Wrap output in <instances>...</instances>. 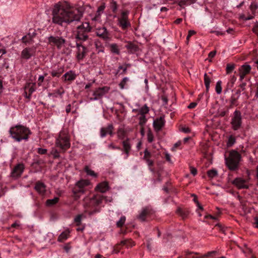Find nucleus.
Masks as SVG:
<instances>
[{"label":"nucleus","mask_w":258,"mask_h":258,"mask_svg":"<svg viewBox=\"0 0 258 258\" xmlns=\"http://www.w3.org/2000/svg\"><path fill=\"white\" fill-rule=\"evenodd\" d=\"M82 16L79 9L71 6L68 3L58 2L54 5L52 10V22L62 26L63 24L80 21Z\"/></svg>","instance_id":"obj_1"},{"label":"nucleus","mask_w":258,"mask_h":258,"mask_svg":"<svg viewBox=\"0 0 258 258\" xmlns=\"http://www.w3.org/2000/svg\"><path fill=\"white\" fill-rule=\"evenodd\" d=\"M9 133L11 136L16 141L27 140L31 134L29 129L22 125H17L10 128Z\"/></svg>","instance_id":"obj_2"},{"label":"nucleus","mask_w":258,"mask_h":258,"mask_svg":"<svg viewBox=\"0 0 258 258\" xmlns=\"http://www.w3.org/2000/svg\"><path fill=\"white\" fill-rule=\"evenodd\" d=\"M56 147L59 148L61 152L64 153L71 147L69 132L66 129L61 130L55 141Z\"/></svg>","instance_id":"obj_3"},{"label":"nucleus","mask_w":258,"mask_h":258,"mask_svg":"<svg viewBox=\"0 0 258 258\" xmlns=\"http://www.w3.org/2000/svg\"><path fill=\"white\" fill-rule=\"evenodd\" d=\"M241 159V156L237 151L231 150L228 157H225L226 165L230 170L235 171L239 168Z\"/></svg>","instance_id":"obj_4"},{"label":"nucleus","mask_w":258,"mask_h":258,"mask_svg":"<svg viewBox=\"0 0 258 258\" xmlns=\"http://www.w3.org/2000/svg\"><path fill=\"white\" fill-rule=\"evenodd\" d=\"M91 29L88 22L82 23L77 27L76 38L83 41L87 40L88 39V34L91 31Z\"/></svg>","instance_id":"obj_5"},{"label":"nucleus","mask_w":258,"mask_h":258,"mask_svg":"<svg viewBox=\"0 0 258 258\" xmlns=\"http://www.w3.org/2000/svg\"><path fill=\"white\" fill-rule=\"evenodd\" d=\"M88 52V48L82 42H77L76 58L78 62L82 61L87 55Z\"/></svg>","instance_id":"obj_6"},{"label":"nucleus","mask_w":258,"mask_h":258,"mask_svg":"<svg viewBox=\"0 0 258 258\" xmlns=\"http://www.w3.org/2000/svg\"><path fill=\"white\" fill-rule=\"evenodd\" d=\"M231 127L234 131L239 130L242 125L241 113L239 110H236L234 112L231 118Z\"/></svg>","instance_id":"obj_7"},{"label":"nucleus","mask_w":258,"mask_h":258,"mask_svg":"<svg viewBox=\"0 0 258 258\" xmlns=\"http://www.w3.org/2000/svg\"><path fill=\"white\" fill-rule=\"evenodd\" d=\"M48 43L52 46H56L57 48L60 49L66 43V40L62 37L58 36H50L48 37Z\"/></svg>","instance_id":"obj_8"},{"label":"nucleus","mask_w":258,"mask_h":258,"mask_svg":"<svg viewBox=\"0 0 258 258\" xmlns=\"http://www.w3.org/2000/svg\"><path fill=\"white\" fill-rule=\"evenodd\" d=\"M128 11H123L121 13L120 17L118 19V25L122 30H125L131 26V23L128 20Z\"/></svg>","instance_id":"obj_9"},{"label":"nucleus","mask_w":258,"mask_h":258,"mask_svg":"<svg viewBox=\"0 0 258 258\" xmlns=\"http://www.w3.org/2000/svg\"><path fill=\"white\" fill-rule=\"evenodd\" d=\"M110 87L108 86H104L96 89L93 92V98H90L91 100H96L101 99L103 96L108 93L110 90Z\"/></svg>","instance_id":"obj_10"},{"label":"nucleus","mask_w":258,"mask_h":258,"mask_svg":"<svg viewBox=\"0 0 258 258\" xmlns=\"http://www.w3.org/2000/svg\"><path fill=\"white\" fill-rule=\"evenodd\" d=\"M232 183L239 189L249 188V180L247 179L237 177L232 181Z\"/></svg>","instance_id":"obj_11"},{"label":"nucleus","mask_w":258,"mask_h":258,"mask_svg":"<svg viewBox=\"0 0 258 258\" xmlns=\"http://www.w3.org/2000/svg\"><path fill=\"white\" fill-rule=\"evenodd\" d=\"M36 51V47L35 46L26 47L22 50L21 57L23 59H28L35 55Z\"/></svg>","instance_id":"obj_12"},{"label":"nucleus","mask_w":258,"mask_h":258,"mask_svg":"<svg viewBox=\"0 0 258 258\" xmlns=\"http://www.w3.org/2000/svg\"><path fill=\"white\" fill-rule=\"evenodd\" d=\"M24 90L25 97L29 99L31 94L36 90V83L27 82L24 87Z\"/></svg>","instance_id":"obj_13"},{"label":"nucleus","mask_w":258,"mask_h":258,"mask_svg":"<svg viewBox=\"0 0 258 258\" xmlns=\"http://www.w3.org/2000/svg\"><path fill=\"white\" fill-rule=\"evenodd\" d=\"M153 211L150 207H146L142 210L137 218L141 221H145L147 217L153 214Z\"/></svg>","instance_id":"obj_14"},{"label":"nucleus","mask_w":258,"mask_h":258,"mask_svg":"<svg viewBox=\"0 0 258 258\" xmlns=\"http://www.w3.org/2000/svg\"><path fill=\"white\" fill-rule=\"evenodd\" d=\"M95 34L96 35L103 39L108 40L110 38V34L105 27H101L96 29Z\"/></svg>","instance_id":"obj_15"},{"label":"nucleus","mask_w":258,"mask_h":258,"mask_svg":"<svg viewBox=\"0 0 258 258\" xmlns=\"http://www.w3.org/2000/svg\"><path fill=\"white\" fill-rule=\"evenodd\" d=\"M144 157L143 158V160L146 161L147 163L148 166L149 167V169L151 171L154 172V169L152 167L154 165V161L151 159L152 155L151 153L146 149L144 152Z\"/></svg>","instance_id":"obj_16"},{"label":"nucleus","mask_w":258,"mask_h":258,"mask_svg":"<svg viewBox=\"0 0 258 258\" xmlns=\"http://www.w3.org/2000/svg\"><path fill=\"white\" fill-rule=\"evenodd\" d=\"M251 70V67L248 64L242 65L239 69L240 80L242 81L245 76L249 73Z\"/></svg>","instance_id":"obj_17"},{"label":"nucleus","mask_w":258,"mask_h":258,"mask_svg":"<svg viewBox=\"0 0 258 258\" xmlns=\"http://www.w3.org/2000/svg\"><path fill=\"white\" fill-rule=\"evenodd\" d=\"M24 170V165L22 164H19L16 165L11 172V176L17 178L21 176Z\"/></svg>","instance_id":"obj_18"},{"label":"nucleus","mask_w":258,"mask_h":258,"mask_svg":"<svg viewBox=\"0 0 258 258\" xmlns=\"http://www.w3.org/2000/svg\"><path fill=\"white\" fill-rule=\"evenodd\" d=\"M80 187L75 183L72 189L73 197L75 200L79 199L82 195L85 193L84 190L81 189Z\"/></svg>","instance_id":"obj_19"},{"label":"nucleus","mask_w":258,"mask_h":258,"mask_svg":"<svg viewBox=\"0 0 258 258\" xmlns=\"http://www.w3.org/2000/svg\"><path fill=\"white\" fill-rule=\"evenodd\" d=\"M46 187L43 182L38 181L36 182L34 189L39 195H44L46 192Z\"/></svg>","instance_id":"obj_20"},{"label":"nucleus","mask_w":258,"mask_h":258,"mask_svg":"<svg viewBox=\"0 0 258 258\" xmlns=\"http://www.w3.org/2000/svg\"><path fill=\"white\" fill-rule=\"evenodd\" d=\"M77 77V75L75 72L73 71H69L65 73L62 77V79L64 82H71L75 80Z\"/></svg>","instance_id":"obj_21"},{"label":"nucleus","mask_w":258,"mask_h":258,"mask_svg":"<svg viewBox=\"0 0 258 258\" xmlns=\"http://www.w3.org/2000/svg\"><path fill=\"white\" fill-rule=\"evenodd\" d=\"M113 130L114 127L112 124H108L106 127H102L100 130L101 137L103 138L105 137L107 134L112 136L113 135Z\"/></svg>","instance_id":"obj_22"},{"label":"nucleus","mask_w":258,"mask_h":258,"mask_svg":"<svg viewBox=\"0 0 258 258\" xmlns=\"http://www.w3.org/2000/svg\"><path fill=\"white\" fill-rule=\"evenodd\" d=\"M165 121L164 117H160L154 121L153 126L156 132H159L164 125Z\"/></svg>","instance_id":"obj_23"},{"label":"nucleus","mask_w":258,"mask_h":258,"mask_svg":"<svg viewBox=\"0 0 258 258\" xmlns=\"http://www.w3.org/2000/svg\"><path fill=\"white\" fill-rule=\"evenodd\" d=\"M109 189V185L107 182L104 181L99 183L95 187V190L102 193L105 192Z\"/></svg>","instance_id":"obj_24"},{"label":"nucleus","mask_w":258,"mask_h":258,"mask_svg":"<svg viewBox=\"0 0 258 258\" xmlns=\"http://www.w3.org/2000/svg\"><path fill=\"white\" fill-rule=\"evenodd\" d=\"M177 214L183 219L187 218L190 213L188 209L186 208H178L176 211Z\"/></svg>","instance_id":"obj_25"},{"label":"nucleus","mask_w":258,"mask_h":258,"mask_svg":"<svg viewBox=\"0 0 258 258\" xmlns=\"http://www.w3.org/2000/svg\"><path fill=\"white\" fill-rule=\"evenodd\" d=\"M76 184L79 186L82 189L84 190L85 192L86 191V187L90 184V182L87 179H81L77 181Z\"/></svg>","instance_id":"obj_26"},{"label":"nucleus","mask_w":258,"mask_h":258,"mask_svg":"<svg viewBox=\"0 0 258 258\" xmlns=\"http://www.w3.org/2000/svg\"><path fill=\"white\" fill-rule=\"evenodd\" d=\"M123 149L126 155V157L128 156L129 152L131 149V146L130 143V139H127L122 142Z\"/></svg>","instance_id":"obj_27"},{"label":"nucleus","mask_w":258,"mask_h":258,"mask_svg":"<svg viewBox=\"0 0 258 258\" xmlns=\"http://www.w3.org/2000/svg\"><path fill=\"white\" fill-rule=\"evenodd\" d=\"M35 35L36 33L35 32H33L32 34L29 33L27 35L23 37L22 39L23 42L26 44L32 42Z\"/></svg>","instance_id":"obj_28"},{"label":"nucleus","mask_w":258,"mask_h":258,"mask_svg":"<svg viewBox=\"0 0 258 258\" xmlns=\"http://www.w3.org/2000/svg\"><path fill=\"white\" fill-rule=\"evenodd\" d=\"M70 231L67 229L62 232L58 236L57 240L59 242H63L66 240L70 236Z\"/></svg>","instance_id":"obj_29"},{"label":"nucleus","mask_w":258,"mask_h":258,"mask_svg":"<svg viewBox=\"0 0 258 258\" xmlns=\"http://www.w3.org/2000/svg\"><path fill=\"white\" fill-rule=\"evenodd\" d=\"M117 135L119 139H123L126 135V131L124 128V126H120L117 131Z\"/></svg>","instance_id":"obj_30"},{"label":"nucleus","mask_w":258,"mask_h":258,"mask_svg":"<svg viewBox=\"0 0 258 258\" xmlns=\"http://www.w3.org/2000/svg\"><path fill=\"white\" fill-rule=\"evenodd\" d=\"M120 245H125L126 247H132L135 245V243L131 239H125L122 240L120 243L116 245V248H118Z\"/></svg>","instance_id":"obj_31"},{"label":"nucleus","mask_w":258,"mask_h":258,"mask_svg":"<svg viewBox=\"0 0 258 258\" xmlns=\"http://www.w3.org/2000/svg\"><path fill=\"white\" fill-rule=\"evenodd\" d=\"M125 47L130 51L131 53H134L138 51V46L131 42H128L127 44L125 45Z\"/></svg>","instance_id":"obj_32"},{"label":"nucleus","mask_w":258,"mask_h":258,"mask_svg":"<svg viewBox=\"0 0 258 258\" xmlns=\"http://www.w3.org/2000/svg\"><path fill=\"white\" fill-rule=\"evenodd\" d=\"M211 82V77L207 74H204V83L206 88V91L208 92L210 88V85Z\"/></svg>","instance_id":"obj_33"},{"label":"nucleus","mask_w":258,"mask_h":258,"mask_svg":"<svg viewBox=\"0 0 258 258\" xmlns=\"http://www.w3.org/2000/svg\"><path fill=\"white\" fill-rule=\"evenodd\" d=\"M63 69L60 68L57 69V70H52L50 74L53 77H59L60 75L63 73Z\"/></svg>","instance_id":"obj_34"},{"label":"nucleus","mask_w":258,"mask_h":258,"mask_svg":"<svg viewBox=\"0 0 258 258\" xmlns=\"http://www.w3.org/2000/svg\"><path fill=\"white\" fill-rule=\"evenodd\" d=\"M105 8V7L104 4L98 7L96 16L93 19V20L97 21L98 20V19L99 18V17L101 15V13H102L103 12V11L104 10Z\"/></svg>","instance_id":"obj_35"},{"label":"nucleus","mask_w":258,"mask_h":258,"mask_svg":"<svg viewBox=\"0 0 258 258\" xmlns=\"http://www.w3.org/2000/svg\"><path fill=\"white\" fill-rule=\"evenodd\" d=\"M59 201V198L57 197H55L52 199H48L46 201V205L47 206L51 207L52 206L56 204H57Z\"/></svg>","instance_id":"obj_36"},{"label":"nucleus","mask_w":258,"mask_h":258,"mask_svg":"<svg viewBox=\"0 0 258 258\" xmlns=\"http://www.w3.org/2000/svg\"><path fill=\"white\" fill-rule=\"evenodd\" d=\"M104 199V197L102 195H97L94 196L93 200L96 205H98L100 204Z\"/></svg>","instance_id":"obj_37"},{"label":"nucleus","mask_w":258,"mask_h":258,"mask_svg":"<svg viewBox=\"0 0 258 258\" xmlns=\"http://www.w3.org/2000/svg\"><path fill=\"white\" fill-rule=\"evenodd\" d=\"M84 170L88 175L94 177H96L97 176V174L96 173H95L94 171L90 169L88 166H85V167H84Z\"/></svg>","instance_id":"obj_38"},{"label":"nucleus","mask_w":258,"mask_h":258,"mask_svg":"<svg viewBox=\"0 0 258 258\" xmlns=\"http://www.w3.org/2000/svg\"><path fill=\"white\" fill-rule=\"evenodd\" d=\"M110 50L112 52L119 54L120 53L119 49H118V46L115 43H112L110 44Z\"/></svg>","instance_id":"obj_39"},{"label":"nucleus","mask_w":258,"mask_h":258,"mask_svg":"<svg viewBox=\"0 0 258 258\" xmlns=\"http://www.w3.org/2000/svg\"><path fill=\"white\" fill-rule=\"evenodd\" d=\"M149 111V107L147 106L146 104L144 105V106L141 107L139 110V114L141 115H145L146 114L148 113Z\"/></svg>","instance_id":"obj_40"},{"label":"nucleus","mask_w":258,"mask_h":258,"mask_svg":"<svg viewBox=\"0 0 258 258\" xmlns=\"http://www.w3.org/2000/svg\"><path fill=\"white\" fill-rule=\"evenodd\" d=\"M207 175L210 178H213L218 175V172L216 169H211L208 171Z\"/></svg>","instance_id":"obj_41"},{"label":"nucleus","mask_w":258,"mask_h":258,"mask_svg":"<svg viewBox=\"0 0 258 258\" xmlns=\"http://www.w3.org/2000/svg\"><path fill=\"white\" fill-rule=\"evenodd\" d=\"M216 92L218 94H220L222 92V82L221 81H218L216 83V88H215Z\"/></svg>","instance_id":"obj_42"},{"label":"nucleus","mask_w":258,"mask_h":258,"mask_svg":"<svg viewBox=\"0 0 258 258\" xmlns=\"http://www.w3.org/2000/svg\"><path fill=\"white\" fill-rule=\"evenodd\" d=\"M235 68V64L233 63H228L226 66V73L227 74L231 73Z\"/></svg>","instance_id":"obj_43"},{"label":"nucleus","mask_w":258,"mask_h":258,"mask_svg":"<svg viewBox=\"0 0 258 258\" xmlns=\"http://www.w3.org/2000/svg\"><path fill=\"white\" fill-rule=\"evenodd\" d=\"M110 7L112 12L115 13L117 10V4L116 2L113 0H112L110 2Z\"/></svg>","instance_id":"obj_44"},{"label":"nucleus","mask_w":258,"mask_h":258,"mask_svg":"<svg viewBox=\"0 0 258 258\" xmlns=\"http://www.w3.org/2000/svg\"><path fill=\"white\" fill-rule=\"evenodd\" d=\"M125 216H121L118 221L116 223V226L117 227H121L124 224L125 221Z\"/></svg>","instance_id":"obj_45"},{"label":"nucleus","mask_w":258,"mask_h":258,"mask_svg":"<svg viewBox=\"0 0 258 258\" xmlns=\"http://www.w3.org/2000/svg\"><path fill=\"white\" fill-rule=\"evenodd\" d=\"M235 137L233 136H230L228 138L227 145L228 147H231L235 143Z\"/></svg>","instance_id":"obj_46"},{"label":"nucleus","mask_w":258,"mask_h":258,"mask_svg":"<svg viewBox=\"0 0 258 258\" xmlns=\"http://www.w3.org/2000/svg\"><path fill=\"white\" fill-rule=\"evenodd\" d=\"M216 253H217L216 251H215V250L211 251L208 252L207 253H206L205 254H204V255H201L199 256H197L196 258H208V256H211L213 254H215Z\"/></svg>","instance_id":"obj_47"},{"label":"nucleus","mask_w":258,"mask_h":258,"mask_svg":"<svg viewBox=\"0 0 258 258\" xmlns=\"http://www.w3.org/2000/svg\"><path fill=\"white\" fill-rule=\"evenodd\" d=\"M50 153L53 156L54 158H58L59 157V152L55 149H52Z\"/></svg>","instance_id":"obj_48"},{"label":"nucleus","mask_w":258,"mask_h":258,"mask_svg":"<svg viewBox=\"0 0 258 258\" xmlns=\"http://www.w3.org/2000/svg\"><path fill=\"white\" fill-rule=\"evenodd\" d=\"M82 218V215H78L75 217V218L74 219V221L76 223V225L77 226H79L81 225Z\"/></svg>","instance_id":"obj_49"},{"label":"nucleus","mask_w":258,"mask_h":258,"mask_svg":"<svg viewBox=\"0 0 258 258\" xmlns=\"http://www.w3.org/2000/svg\"><path fill=\"white\" fill-rule=\"evenodd\" d=\"M147 121L145 115H141L139 117V124L141 125H143L145 124Z\"/></svg>","instance_id":"obj_50"},{"label":"nucleus","mask_w":258,"mask_h":258,"mask_svg":"<svg viewBox=\"0 0 258 258\" xmlns=\"http://www.w3.org/2000/svg\"><path fill=\"white\" fill-rule=\"evenodd\" d=\"M128 81V78L126 77L124 78L120 82V83L119 84V86L120 88V89H123L124 88V86Z\"/></svg>","instance_id":"obj_51"},{"label":"nucleus","mask_w":258,"mask_h":258,"mask_svg":"<svg viewBox=\"0 0 258 258\" xmlns=\"http://www.w3.org/2000/svg\"><path fill=\"white\" fill-rule=\"evenodd\" d=\"M238 96L237 97H235L234 96H232L230 98V106H232L233 105H236V103L237 102V100L238 98Z\"/></svg>","instance_id":"obj_52"},{"label":"nucleus","mask_w":258,"mask_h":258,"mask_svg":"<svg viewBox=\"0 0 258 258\" xmlns=\"http://www.w3.org/2000/svg\"><path fill=\"white\" fill-rule=\"evenodd\" d=\"M147 140L149 143L152 142L154 140V136L151 131L147 133Z\"/></svg>","instance_id":"obj_53"},{"label":"nucleus","mask_w":258,"mask_h":258,"mask_svg":"<svg viewBox=\"0 0 258 258\" xmlns=\"http://www.w3.org/2000/svg\"><path fill=\"white\" fill-rule=\"evenodd\" d=\"M258 6L255 2H253L251 4L250 6V9L252 12H255Z\"/></svg>","instance_id":"obj_54"},{"label":"nucleus","mask_w":258,"mask_h":258,"mask_svg":"<svg viewBox=\"0 0 258 258\" xmlns=\"http://www.w3.org/2000/svg\"><path fill=\"white\" fill-rule=\"evenodd\" d=\"M185 257L184 258H196L194 256V253L192 252L185 251Z\"/></svg>","instance_id":"obj_55"},{"label":"nucleus","mask_w":258,"mask_h":258,"mask_svg":"<svg viewBox=\"0 0 258 258\" xmlns=\"http://www.w3.org/2000/svg\"><path fill=\"white\" fill-rule=\"evenodd\" d=\"M46 74H45L44 76H40L38 79L37 84L39 86L42 85V83L44 81V77L46 76Z\"/></svg>","instance_id":"obj_56"},{"label":"nucleus","mask_w":258,"mask_h":258,"mask_svg":"<svg viewBox=\"0 0 258 258\" xmlns=\"http://www.w3.org/2000/svg\"><path fill=\"white\" fill-rule=\"evenodd\" d=\"M47 150L46 149H43L41 148H39L38 149L37 152L41 154V155H44L47 153Z\"/></svg>","instance_id":"obj_57"},{"label":"nucleus","mask_w":258,"mask_h":258,"mask_svg":"<svg viewBox=\"0 0 258 258\" xmlns=\"http://www.w3.org/2000/svg\"><path fill=\"white\" fill-rule=\"evenodd\" d=\"M253 33H254L258 37V23H256L252 28V29Z\"/></svg>","instance_id":"obj_58"},{"label":"nucleus","mask_w":258,"mask_h":258,"mask_svg":"<svg viewBox=\"0 0 258 258\" xmlns=\"http://www.w3.org/2000/svg\"><path fill=\"white\" fill-rule=\"evenodd\" d=\"M189 169L191 174H192L194 176H195L197 174V170L196 168L192 166H190Z\"/></svg>","instance_id":"obj_59"},{"label":"nucleus","mask_w":258,"mask_h":258,"mask_svg":"<svg viewBox=\"0 0 258 258\" xmlns=\"http://www.w3.org/2000/svg\"><path fill=\"white\" fill-rule=\"evenodd\" d=\"M240 18L241 19H243L244 20H250L251 19H252L253 17L252 16H250V17H245L244 15L242 14V15H241L240 16Z\"/></svg>","instance_id":"obj_60"},{"label":"nucleus","mask_w":258,"mask_h":258,"mask_svg":"<svg viewBox=\"0 0 258 258\" xmlns=\"http://www.w3.org/2000/svg\"><path fill=\"white\" fill-rule=\"evenodd\" d=\"M181 131L185 133H189L191 132L190 129L188 127H182Z\"/></svg>","instance_id":"obj_61"},{"label":"nucleus","mask_w":258,"mask_h":258,"mask_svg":"<svg viewBox=\"0 0 258 258\" xmlns=\"http://www.w3.org/2000/svg\"><path fill=\"white\" fill-rule=\"evenodd\" d=\"M186 5H187L186 0H180L178 3V5L181 7H182Z\"/></svg>","instance_id":"obj_62"},{"label":"nucleus","mask_w":258,"mask_h":258,"mask_svg":"<svg viewBox=\"0 0 258 258\" xmlns=\"http://www.w3.org/2000/svg\"><path fill=\"white\" fill-rule=\"evenodd\" d=\"M215 227H217L219 230L223 232H224V228L223 227L222 225L220 224H217L215 225Z\"/></svg>","instance_id":"obj_63"},{"label":"nucleus","mask_w":258,"mask_h":258,"mask_svg":"<svg viewBox=\"0 0 258 258\" xmlns=\"http://www.w3.org/2000/svg\"><path fill=\"white\" fill-rule=\"evenodd\" d=\"M20 226V223L19 221H16L15 223L11 225V227L13 228H17Z\"/></svg>","instance_id":"obj_64"}]
</instances>
